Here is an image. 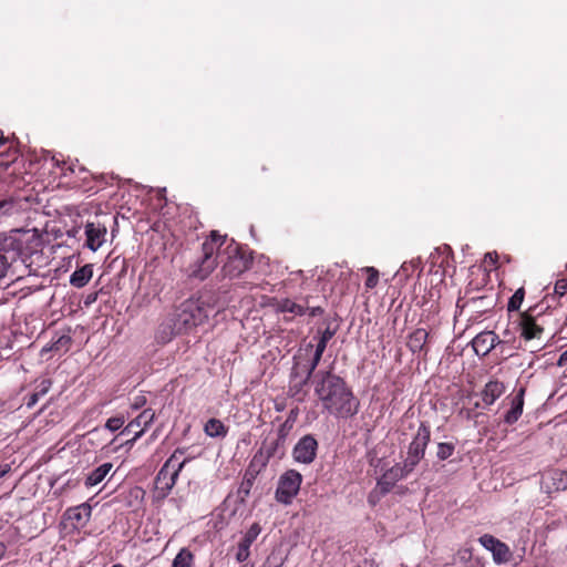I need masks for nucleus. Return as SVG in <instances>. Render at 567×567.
<instances>
[{
    "mask_svg": "<svg viewBox=\"0 0 567 567\" xmlns=\"http://www.w3.org/2000/svg\"><path fill=\"white\" fill-rule=\"evenodd\" d=\"M302 475L296 470L286 471L278 481L275 497L277 502L289 505L299 493Z\"/></svg>",
    "mask_w": 567,
    "mask_h": 567,
    "instance_id": "obj_7",
    "label": "nucleus"
},
{
    "mask_svg": "<svg viewBox=\"0 0 567 567\" xmlns=\"http://www.w3.org/2000/svg\"><path fill=\"white\" fill-rule=\"evenodd\" d=\"M115 179L116 178L113 175L105 174L91 176V181L95 182V184H97V186H100L101 189L104 188L105 185H112Z\"/></svg>",
    "mask_w": 567,
    "mask_h": 567,
    "instance_id": "obj_43",
    "label": "nucleus"
},
{
    "mask_svg": "<svg viewBox=\"0 0 567 567\" xmlns=\"http://www.w3.org/2000/svg\"><path fill=\"white\" fill-rule=\"evenodd\" d=\"M486 306H487V307H493V305H492V302H491V301H489V302H487V305H486Z\"/></svg>",
    "mask_w": 567,
    "mask_h": 567,
    "instance_id": "obj_56",
    "label": "nucleus"
},
{
    "mask_svg": "<svg viewBox=\"0 0 567 567\" xmlns=\"http://www.w3.org/2000/svg\"><path fill=\"white\" fill-rule=\"evenodd\" d=\"M499 343V337L494 331H483L473 340L472 346L477 355H487Z\"/></svg>",
    "mask_w": 567,
    "mask_h": 567,
    "instance_id": "obj_14",
    "label": "nucleus"
},
{
    "mask_svg": "<svg viewBox=\"0 0 567 567\" xmlns=\"http://www.w3.org/2000/svg\"><path fill=\"white\" fill-rule=\"evenodd\" d=\"M23 236L24 234L20 230H13L10 234H0V257L10 265L23 254Z\"/></svg>",
    "mask_w": 567,
    "mask_h": 567,
    "instance_id": "obj_8",
    "label": "nucleus"
},
{
    "mask_svg": "<svg viewBox=\"0 0 567 567\" xmlns=\"http://www.w3.org/2000/svg\"><path fill=\"white\" fill-rule=\"evenodd\" d=\"M505 384L498 380L488 381L481 392L482 400L485 405H492L505 392Z\"/></svg>",
    "mask_w": 567,
    "mask_h": 567,
    "instance_id": "obj_17",
    "label": "nucleus"
},
{
    "mask_svg": "<svg viewBox=\"0 0 567 567\" xmlns=\"http://www.w3.org/2000/svg\"><path fill=\"white\" fill-rule=\"evenodd\" d=\"M525 389L520 388L511 400V409L504 416L505 423L512 425L518 421L523 413Z\"/></svg>",
    "mask_w": 567,
    "mask_h": 567,
    "instance_id": "obj_16",
    "label": "nucleus"
},
{
    "mask_svg": "<svg viewBox=\"0 0 567 567\" xmlns=\"http://www.w3.org/2000/svg\"><path fill=\"white\" fill-rule=\"evenodd\" d=\"M322 355H323L322 352L315 349L312 358L310 360H308L307 363H305V364H300L298 362L295 363L293 369H292V377L295 380L298 378L300 380L298 381V383L293 384L290 388L291 391L295 388H298V390H301L306 384H308V382L315 374V371H316L318 364L320 363Z\"/></svg>",
    "mask_w": 567,
    "mask_h": 567,
    "instance_id": "obj_10",
    "label": "nucleus"
},
{
    "mask_svg": "<svg viewBox=\"0 0 567 567\" xmlns=\"http://www.w3.org/2000/svg\"><path fill=\"white\" fill-rule=\"evenodd\" d=\"M493 559L496 564H506L512 558V551L509 547L499 540L494 550L492 551Z\"/></svg>",
    "mask_w": 567,
    "mask_h": 567,
    "instance_id": "obj_30",
    "label": "nucleus"
},
{
    "mask_svg": "<svg viewBox=\"0 0 567 567\" xmlns=\"http://www.w3.org/2000/svg\"><path fill=\"white\" fill-rule=\"evenodd\" d=\"M305 309L306 313L308 312L310 317H316L323 313V309L321 307H305Z\"/></svg>",
    "mask_w": 567,
    "mask_h": 567,
    "instance_id": "obj_48",
    "label": "nucleus"
},
{
    "mask_svg": "<svg viewBox=\"0 0 567 567\" xmlns=\"http://www.w3.org/2000/svg\"><path fill=\"white\" fill-rule=\"evenodd\" d=\"M204 431L210 437L226 436L227 434V427L224 425V423L220 420L214 417L206 422Z\"/></svg>",
    "mask_w": 567,
    "mask_h": 567,
    "instance_id": "obj_26",
    "label": "nucleus"
},
{
    "mask_svg": "<svg viewBox=\"0 0 567 567\" xmlns=\"http://www.w3.org/2000/svg\"><path fill=\"white\" fill-rule=\"evenodd\" d=\"M92 513V507L87 503H83L79 506L70 507L65 512L68 519L75 520L78 523H85L89 520Z\"/></svg>",
    "mask_w": 567,
    "mask_h": 567,
    "instance_id": "obj_21",
    "label": "nucleus"
},
{
    "mask_svg": "<svg viewBox=\"0 0 567 567\" xmlns=\"http://www.w3.org/2000/svg\"><path fill=\"white\" fill-rule=\"evenodd\" d=\"M454 450H455V446L453 443H447V442L439 443L436 456L439 460L444 461L453 455Z\"/></svg>",
    "mask_w": 567,
    "mask_h": 567,
    "instance_id": "obj_38",
    "label": "nucleus"
},
{
    "mask_svg": "<svg viewBox=\"0 0 567 567\" xmlns=\"http://www.w3.org/2000/svg\"><path fill=\"white\" fill-rule=\"evenodd\" d=\"M431 440V429L426 422H421L412 442L408 447V456L404 460L405 467H410L412 471L416 467L420 461L425 455V450Z\"/></svg>",
    "mask_w": 567,
    "mask_h": 567,
    "instance_id": "obj_6",
    "label": "nucleus"
},
{
    "mask_svg": "<svg viewBox=\"0 0 567 567\" xmlns=\"http://www.w3.org/2000/svg\"><path fill=\"white\" fill-rule=\"evenodd\" d=\"M72 344V338L68 333H63L59 336L55 340L52 341L50 350L53 351H68Z\"/></svg>",
    "mask_w": 567,
    "mask_h": 567,
    "instance_id": "obj_34",
    "label": "nucleus"
},
{
    "mask_svg": "<svg viewBox=\"0 0 567 567\" xmlns=\"http://www.w3.org/2000/svg\"><path fill=\"white\" fill-rule=\"evenodd\" d=\"M413 471L410 467H405L404 463H396L392 467L388 468L380 478H378L377 484L385 492H391L396 482L409 476Z\"/></svg>",
    "mask_w": 567,
    "mask_h": 567,
    "instance_id": "obj_13",
    "label": "nucleus"
},
{
    "mask_svg": "<svg viewBox=\"0 0 567 567\" xmlns=\"http://www.w3.org/2000/svg\"><path fill=\"white\" fill-rule=\"evenodd\" d=\"M112 463H104L90 472L85 478V486L92 487L100 484L112 470Z\"/></svg>",
    "mask_w": 567,
    "mask_h": 567,
    "instance_id": "obj_22",
    "label": "nucleus"
},
{
    "mask_svg": "<svg viewBox=\"0 0 567 567\" xmlns=\"http://www.w3.org/2000/svg\"><path fill=\"white\" fill-rule=\"evenodd\" d=\"M487 299H488V297H487V296H481V297H477V298H471V299L466 300L463 305H461V302L463 301V299H458V300H457L456 306H457V307H462V308H464V307H465V306H467L470 302H473V303H475L476 301L484 302V301H485V300H487Z\"/></svg>",
    "mask_w": 567,
    "mask_h": 567,
    "instance_id": "obj_47",
    "label": "nucleus"
},
{
    "mask_svg": "<svg viewBox=\"0 0 567 567\" xmlns=\"http://www.w3.org/2000/svg\"><path fill=\"white\" fill-rule=\"evenodd\" d=\"M543 315V309L539 305L529 307L527 310L518 312L515 323V329L524 341L542 340L544 334L543 323L539 319Z\"/></svg>",
    "mask_w": 567,
    "mask_h": 567,
    "instance_id": "obj_5",
    "label": "nucleus"
},
{
    "mask_svg": "<svg viewBox=\"0 0 567 567\" xmlns=\"http://www.w3.org/2000/svg\"><path fill=\"white\" fill-rule=\"evenodd\" d=\"M315 392L323 409L336 417L349 419L359 411V400L344 379L332 372V367L315 374Z\"/></svg>",
    "mask_w": 567,
    "mask_h": 567,
    "instance_id": "obj_2",
    "label": "nucleus"
},
{
    "mask_svg": "<svg viewBox=\"0 0 567 567\" xmlns=\"http://www.w3.org/2000/svg\"><path fill=\"white\" fill-rule=\"evenodd\" d=\"M427 339L429 332L419 328L409 334L406 346L413 353L421 352L425 350Z\"/></svg>",
    "mask_w": 567,
    "mask_h": 567,
    "instance_id": "obj_18",
    "label": "nucleus"
},
{
    "mask_svg": "<svg viewBox=\"0 0 567 567\" xmlns=\"http://www.w3.org/2000/svg\"><path fill=\"white\" fill-rule=\"evenodd\" d=\"M154 419L155 412L152 409H144L136 417H134L121 432L122 435L133 434V437L126 441V444L132 446L154 422Z\"/></svg>",
    "mask_w": 567,
    "mask_h": 567,
    "instance_id": "obj_9",
    "label": "nucleus"
},
{
    "mask_svg": "<svg viewBox=\"0 0 567 567\" xmlns=\"http://www.w3.org/2000/svg\"><path fill=\"white\" fill-rule=\"evenodd\" d=\"M11 471L10 464L0 465V478L6 476Z\"/></svg>",
    "mask_w": 567,
    "mask_h": 567,
    "instance_id": "obj_53",
    "label": "nucleus"
},
{
    "mask_svg": "<svg viewBox=\"0 0 567 567\" xmlns=\"http://www.w3.org/2000/svg\"><path fill=\"white\" fill-rule=\"evenodd\" d=\"M554 293L560 298L567 295V279H559L556 281Z\"/></svg>",
    "mask_w": 567,
    "mask_h": 567,
    "instance_id": "obj_46",
    "label": "nucleus"
},
{
    "mask_svg": "<svg viewBox=\"0 0 567 567\" xmlns=\"http://www.w3.org/2000/svg\"><path fill=\"white\" fill-rule=\"evenodd\" d=\"M19 141L14 136L4 135V132L0 130V168L6 171L18 159L19 157Z\"/></svg>",
    "mask_w": 567,
    "mask_h": 567,
    "instance_id": "obj_11",
    "label": "nucleus"
},
{
    "mask_svg": "<svg viewBox=\"0 0 567 567\" xmlns=\"http://www.w3.org/2000/svg\"><path fill=\"white\" fill-rule=\"evenodd\" d=\"M480 544L489 551H493L499 539L489 534H484L478 538Z\"/></svg>",
    "mask_w": 567,
    "mask_h": 567,
    "instance_id": "obj_40",
    "label": "nucleus"
},
{
    "mask_svg": "<svg viewBox=\"0 0 567 567\" xmlns=\"http://www.w3.org/2000/svg\"><path fill=\"white\" fill-rule=\"evenodd\" d=\"M277 310L279 312H289L296 316H302L306 313V309L303 306L296 303L295 301L288 298L278 301Z\"/></svg>",
    "mask_w": 567,
    "mask_h": 567,
    "instance_id": "obj_27",
    "label": "nucleus"
},
{
    "mask_svg": "<svg viewBox=\"0 0 567 567\" xmlns=\"http://www.w3.org/2000/svg\"><path fill=\"white\" fill-rule=\"evenodd\" d=\"M307 349H312V344H311V343H309V344L307 346Z\"/></svg>",
    "mask_w": 567,
    "mask_h": 567,
    "instance_id": "obj_55",
    "label": "nucleus"
},
{
    "mask_svg": "<svg viewBox=\"0 0 567 567\" xmlns=\"http://www.w3.org/2000/svg\"><path fill=\"white\" fill-rule=\"evenodd\" d=\"M386 494H389V492L383 491L377 484L375 487L368 495L369 505L372 507L377 506L380 503V501L382 499V497H384Z\"/></svg>",
    "mask_w": 567,
    "mask_h": 567,
    "instance_id": "obj_39",
    "label": "nucleus"
},
{
    "mask_svg": "<svg viewBox=\"0 0 567 567\" xmlns=\"http://www.w3.org/2000/svg\"><path fill=\"white\" fill-rule=\"evenodd\" d=\"M285 563V558L276 553H271L262 564V567H281Z\"/></svg>",
    "mask_w": 567,
    "mask_h": 567,
    "instance_id": "obj_42",
    "label": "nucleus"
},
{
    "mask_svg": "<svg viewBox=\"0 0 567 567\" xmlns=\"http://www.w3.org/2000/svg\"><path fill=\"white\" fill-rule=\"evenodd\" d=\"M14 202L12 199L0 200V217L12 214Z\"/></svg>",
    "mask_w": 567,
    "mask_h": 567,
    "instance_id": "obj_45",
    "label": "nucleus"
},
{
    "mask_svg": "<svg viewBox=\"0 0 567 567\" xmlns=\"http://www.w3.org/2000/svg\"><path fill=\"white\" fill-rule=\"evenodd\" d=\"M249 556H250V547L239 543L238 544V549H237V553H236L237 561L244 563V561H246L248 559Z\"/></svg>",
    "mask_w": 567,
    "mask_h": 567,
    "instance_id": "obj_44",
    "label": "nucleus"
},
{
    "mask_svg": "<svg viewBox=\"0 0 567 567\" xmlns=\"http://www.w3.org/2000/svg\"><path fill=\"white\" fill-rule=\"evenodd\" d=\"M336 333V330L330 329V327H327L322 332H320L319 341L316 346V350L320 352H324L326 348L329 343V341L333 338Z\"/></svg>",
    "mask_w": 567,
    "mask_h": 567,
    "instance_id": "obj_37",
    "label": "nucleus"
},
{
    "mask_svg": "<svg viewBox=\"0 0 567 567\" xmlns=\"http://www.w3.org/2000/svg\"><path fill=\"white\" fill-rule=\"evenodd\" d=\"M285 442L286 439H281L277 435V439L275 440H266L259 449V452L262 453L264 456H267L268 460H270L271 457L276 456L279 449L284 447Z\"/></svg>",
    "mask_w": 567,
    "mask_h": 567,
    "instance_id": "obj_25",
    "label": "nucleus"
},
{
    "mask_svg": "<svg viewBox=\"0 0 567 567\" xmlns=\"http://www.w3.org/2000/svg\"><path fill=\"white\" fill-rule=\"evenodd\" d=\"M195 556L188 548H182L175 556L172 567H193Z\"/></svg>",
    "mask_w": 567,
    "mask_h": 567,
    "instance_id": "obj_29",
    "label": "nucleus"
},
{
    "mask_svg": "<svg viewBox=\"0 0 567 567\" xmlns=\"http://www.w3.org/2000/svg\"><path fill=\"white\" fill-rule=\"evenodd\" d=\"M557 364H558L559 367H564V368H566V370H567V350H566V351H564V352L560 354V357H559V359H558Z\"/></svg>",
    "mask_w": 567,
    "mask_h": 567,
    "instance_id": "obj_51",
    "label": "nucleus"
},
{
    "mask_svg": "<svg viewBox=\"0 0 567 567\" xmlns=\"http://www.w3.org/2000/svg\"><path fill=\"white\" fill-rule=\"evenodd\" d=\"M525 298V288H518L514 295L509 298L507 303V311H518Z\"/></svg>",
    "mask_w": 567,
    "mask_h": 567,
    "instance_id": "obj_33",
    "label": "nucleus"
},
{
    "mask_svg": "<svg viewBox=\"0 0 567 567\" xmlns=\"http://www.w3.org/2000/svg\"><path fill=\"white\" fill-rule=\"evenodd\" d=\"M96 299H97V292L90 293V295H87L84 303H85V306H89V305L95 302Z\"/></svg>",
    "mask_w": 567,
    "mask_h": 567,
    "instance_id": "obj_52",
    "label": "nucleus"
},
{
    "mask_svg": "<svg viewBox=\"0 0 567 567\" xmlns=\"http://www.w3.org/2000/svg\"><path fill=\"white\" fill-rule=\"evenodd\" d=\"M52 381L50 379H43L37 385L35 391L25 399L27 408H33L40 398L44 396L51 389Z\"/></svg>",
    "mask_w": 567,
    "mask_h": 567,
    "instance_id": "obj_23",
    "label": "nucleus"
},
{
    "mask_svg": "<svg viewBox=\"0 0 567 567\" xmlns=\"http://www.w3.org/2000/svg\"><path fill=\"white\" fill-rule=\"evenodd\" d=\"M550 485H548V492H559L567 489V471L559 468L551 470L548 473Z\"/></svg>",
    "mask_w": 567,
    "mask_h": 567,
    "instance_id": "obj_20",
    "label": "nucleus"
},
{
    "mask_svg": "<svg viewBox=\"0 0 567 567\" xmlns=\"http://www.w3.org/2000/svg\"><path fill=\"white\" fill-rule=\"evenodd\" d=\"M124 423H125V417L123 415L113 416L106 421L105 427L107 430H110L111 432H115V431L120 430L124 425Z\"/></svg>",
    "mask_w": 567,
    "mask_h": 567,
    "instance_id": "obj_41",
    "label": "nucleus"
},
{
    "mask_svg": "<svg viewBox=\"0 0 567 567\" xmlns=\"http://www.w3.org/2000/svg\"><path fill=\"white\" fill-rule=\"evenodd\" d=\"M261 532V527L258 523H254L249 529L245 533L244 537L239 543L247 545L250 547L252 543L256 540V538L259 536Z\"/></svg>",
    "mask_w": 567,
    "mask_h": 567,
    "instance_id": "obj_36",
    "label": "nucleus"
},
{
    "mask_svg": "<svg viewBox=\"0 0 567 567\" xmlns=\"http://www.w3.org/2000/svg\"><path fill=\"white\" fill-rule=\"evenodd\" d=\"M257 476L248 471H245L243 481L238 487L237 495L244 503L250 495V491L255 484Z\"/></svg>",
    "mask_w": 567,
    "mask_h": 567,
    "instance_id": "obj_24",
    "label": "nucleus"
},
{
    "mask_svg": "<svg viewBox=\"0 0 567 567\" xmlns=\"http://www.w3.org/2000/svg\"><path fill=\"white\" fill-rule=\"evenodd\" d=\"M298 416V409L290 410L286 421L279 426L277 435L281 439H287L289 432L292 430L293 424Z\"/></svg>",
    "mask_w": 567,
    "mask_h": 567,
    "instance_id": "obj_31",
    "label": "nucleus"
},
{
    "mask_svg": "<svg viewBox=\"0 0 567 567\" xmlns=\"http://www.w3.org/2000/svg\"><path fill=\"white\" fill-rule=\"evenodd\" d=\"M106 227L100 223H87L85 225V245L93 251H96L105 241Z\"/></svg>",
    "mask_w": 567,
    "mask_h": 567,
    "instance_id": "obj_15",
    "label": "nucleus"
},
{
    "mask_svg": "<svg viewBox=\"0 0 567 567\" xmlns=\"http://www.w3.org/2000/svg\"><path fill=\"white\" fill-rule=\"evenodd\" d=\"M93 276V265L86 264L81 268H78L70 276V284L75 288H83L89 284Z\"/></svg>",
    "mask_w": 567,
    "mask_h": 567,
    "instance_id": "obj_19",
    "label": "nucleus"
},
{
    "mask_svg": "<svg viewBox=\"0 0 567 567\" xmlns=\"http://www.w3.org/2000/svg\"><path fill=\"white\" fill-rule=\"evenodd\" d=\"M184 453L185 449H176L158 471L155 477V487L159 497L165 498L168 496L177 482L179 473L189 461V458L178 461V455H183Z\"/></svg>",
    "mask_w": 567,
    "mask_h": 567,
    "instance_id": "obj_4",
    "label": "nucleus"
},
{
    "mask_svg": "<svg viewBox=\"0 0 567 567\" xmlns=\"http://www.w3.org/2000/svg\"><path fill=\"white\" fill-rule=\"evenodd\" d=\"M318 442L311 434L302 436L293 447V458L296 462L310 464L317 455Z\"/></svg>",
    "mask_w": 567,
    "mask_h": 567,
    "instance_id": "obj_12",
    "label": "nucleus"
},
{
    "mask_svg": "<svg viewBox=\"0 0 567 567\" xmlns=\"http://www.w3.org/2000/svg\"><path fill=\"white\" fill-rule=\"evenodd\" d=\"M209 308L203 298L184 300L161 322L155 334L156 341L162 344L168 343L176 336L188 333L203 324L208 319Z\"/></svg>",
    "mask_w": 567,
    "mask_h": 567,
    "instance_id": "obj_3",
    "label": "nucleus"
},
{
    "mask_svg": "<svg viewBox=\"0 0 567 567\" xmlns=\"http://www.w3.org/2000/svg\"><path fill=\"white\" fill-rule=\"evenodd\" d=\"M6 551H7L6 544L4 543H0V560L3 558Z\"/></svg>",
    "mask_w": 567,
    "mask_h": 567,
    "instance_id": "obj_54",
    "label": "nucleus"
},
{
    "mask_svg": "<svg viewBox=\"0 0 567 567\" xmlns=\"http://www.w3.org/2000/svg\"><path fill=\"white\" fill-rule=\"evenodd\" d=\"M368 276L364 282L367 289H373L379 284L380 274L379 270L374 267H364L362 268Z\"/></svg>",
    "mask_w": 567,
    "mask_h": 567,
    "instance_id": "obj_35",
    "label": "nucleus"
},
{
    "mask_svg": "<svg viewBox=\"0 0 567 567\" xmlns=\"http://www.w3.org/2000/svg\"><path fill=\"white\" fill-rule=\"evenodd\" d=\"M225 243V236L215 230L210 233V236L202 245V257L194 265L193 277L200 280L207 278L218 264H223V276L230 279L238 277L249 268L251 260L240 250L239 246L231 243L221 250Z\"/></svg>",
    "mask_w": 567,
    "mask_h": 567,
    "instance_id": "obj_1",
    "label": "nucleus"
},
{
    "mask_svg": "<svg viewBox=\"0 0 567 567\" xmlns=\"http://www.w3.org/2000/svg\"><path fill=\"white\" fill-rule=\"evenodd\" d=\"M145 403H146V399H145V396H137V398H135V401H134V403L132 404V408H133L134 410H138V409H141Z\"/></svg>",
    "mask_w": 567,
    "mask_h": 567,
    "instance_id": "obj_50",
    "label": "nucleus"
},
{
    "mask_svg": "<svg viewBox=\"0 0 567 567\" xmlns=\"http://www.w3.org/2000/svg\"><path fill=\"white\" fill-rule=\"evenodd\" d=\"M269 460L267 456H264L262 453L259 451L256 452V454L252 456L251 461L249 462L246 471L255 474L258 476L267 466Z\"/></svg>",
    "mask_w": 567,
    "mask_h": 567,
    "instance_id": "obj_28",
    "label": "nucleus"
},
{
    "mask_svg": "<svg viewBox=\"0 0 567 567\" xmlns=\"http://www.w3.org/2000/svg\"><path fill=\"white\" fill-rule=\"evenodd\" d=\"M81 172L84 174V176L82 177V183L81 184L75 183V187L82 189L85 193H89V192L97 193L99 190H101V187L97 186V184H95V182L91 181V176H94L93 174H91L84 169H82Z\"/></svg>",
    "mask_w": 567,
    "mask_h": 567,
    "instance_id": "obj_32",
    "label": "nucleus"
},
{
    "mask_svg": "<svg viewBox=\"0 0 567 567\" xmlns=\"http://www.w3.org/2000/svg\"><path fill=\"white\" fill-rule=\"evenodd\" d=\"M9 266L10 264L0 257V280L6 276Z\"/></svg>",
    "mask_w": 567,
    "mask_h": 567,
    "instance_id": "obj_49",
    "label": "nucleus"
}]
</instances>
